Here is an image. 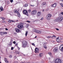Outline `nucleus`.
<instances>
[{"mask_svg": "<svg viewBox=\"0 0 63 63\" xmlns=\"http://www.w3.org/2000/svg\"><path fill=\"white\" fill-rule=\"evenodd\" d=\"M32 31L34 32H35L36 33H38V34H41V31L35 29H32Z\"/></svg>", "mask_w": 63, "mask_h": 63, "instance_id": "1", "label": "nucleus"}, {"mask_svg": "<svg viewBox=\"0 0 63 63\" xmlns=\"http://www.w3.org/2000/svg\"><path fill=\"white\" fill-rule=\"evenodd\" d=\"M55 63H61V60L60 59H57L55 61Z\"/></svg>", "mask_w": 63, "mask_h": 63, "instance_id": "2", "label": "nucleus"}, {"mask_svg": "<svg viewBox=\"0 0 63 63\" xmlns=\"http://www.w3.org/2000/svg\"><path fill=\"white\" fill-rule=\"evenodd\" d=\"M51 16V14H49L47 15V19L48 20H50L51 18L50 17Z\"/></svg>", "mask_w": 63, "mask_h": 63, "instance_id": "3", "label": "nucleus"}, {"mask_svg": "<svg viewBox=\"0 0 63 63\" xmlns=\"http://www.w3.org/2000/svg\"><path fill=\"white\" fill-rule=\"evenodd\" d=\"M27 45V42L25 41H24L22 43V46L23 47H24Z\"/></svg>", "mask_w": 63, "mask_h": 63, "instance_id": "4", "label": "nucleus"}, {"mask_svg": "<svg viewBox=\"0 0 63 63\" xmlns=\"http://www.w3.org/2000/svg\"><path fill=\"white\" fill-rule=\"evenodd\" d=\"M17 27L19 29H21V28H23V25L22 24H19L17 26Z\"/></svg>", "mask_w": 63, "mask_h": 63, "instance_id": "5", "label": "nucleus"}, {"mask_svg": "<svg viewBox=\"0 0 63 63\" xmlns=\"http://www.w3.org/2000/svg\"><path fill=\"white\" fill-rule=\"evenodd\" d=\"M31 14L32 15H35L37 14V11L36 10H34L31 12Z\"/></svg>", "mask_w": 63, "mask_h": 63, "instance_id": "6", "label": "nucleus"}, {"mask_svg": "<svg viewBox=\"0 0 63 63\" xmlns=\"http://www.w3.org/2000/svg\"><path fill=\"white\" fill-rule=\"evenodd\" d=\"M55 21H61V18H57L56 19L54 20Z\"/></svg>", "mask_w": 63, "mask_h": 63, "instance_id": "7", "label": "nucleus"}, {"mask_svg": "<svg viewBox=\"0 0 63 63\" xmlns=\"http://www.w3.org/2000/svg\"><path fill=\"white\" fill-rule=\"evenodd\" d=\"M35 52L36 53H38L39 51V49L38 48H36L35 49Z\"/></svg>", "mask_w": 63, "mask_h": 63, "instance_id": "8", "label": "nucleus"}, {"mask_svg": "<svg viewBox=\"0 0 63 63\" xmlns=\"http://www.w3.org/2000/svg\"><path fill=\"white\" fill-rule=\"evenodd\" d=\"M59 49L61 51H63V45H61Z\"/></svg>", "mask_w": 63, "mask_h": 63, "instance_id": "9", "label": "nucleus"}, {"mask_svg": "<svg viewBox=\"0 0 63 63\" xmlns=\"http://www.w3.org/2000/svg\"><path fill=\"white\" fill-rule=\"evenodd\" d=\"M23 14H24V15H27L28 14L27 11L26 10H24L23 11Z\"/></svg>", "mask_w": 63, "mask_h": 63, "instance_id": "10", "label": "nucleus"}, {"mask_svg": "<svg viewBox=\"0 0 63 63\" xmlns=\"http://www.w3.org/2000/svg\"><path fill=\"white\" fill-rule=\"evenodd\" d=\"M15 30L16 32H17V33H18V32H20V30H19V29L17 28H15Z\"/></svg>", "mask_w": 63, "mask_h": 63, "instance_id": "11", "label": "nucleus"}, {"mask_svg": "<svg viewBox=\"0 0 63 63\" xmlns=\"http://www.w3.org/2000/svg\"><path fill=\"white\" fill-rule=\"evenodd\" d=\"M58 51V48H57L56 47L54 48L53 50L54 52H56V51Z\"/></svg>", "mask_w": 63, "mask_h": 63, "instance_id": "12", "label": "nucleus"}, {"mask_svg": "<svg viewBox=\"0 0 63 63\" xmlns=\"http://www.w3.org/2000/svg\"><path fill=\"white\" fill-rule=\"evenodd\" d=\"M43 54L42 53H40L39 54V56H40V57H42L43 56Z\"/></svg>", "mask_w": 63, "mask_h": 63, "instance_id": "13", "label": "nucleus"}, {"mask_svg": "<svg viewBox=\"0 0 63 63\" xmlns=\"http://www.w3.org/2000/svg\"><path fill=\"white\" fill-rule=\"evenodd\" d=\"M56 3H55L54 4H53L52 5V7H56Z\"/></svg>", "mask_w": 63, "mask_h": 63, "instance_id": "14", "label": "nucleus"}, {"mask_svg": "<svg viewBox=\"0 0 63 63\" xmlns=\"http://www.w3.org/2000/svg\"><path fill=\"white\" fill-rule=\"evenodd\" d=\"M46 2H43L42 3V5L43 6H46Z\"/></svg>", "mask_w": 63, "mask_h": 63, "instance_id": "15", "label": "nucleus"}, {"mask_svg": "<svg viewBox=\"0 0 63 63\" xmlns=\"http://www.w3.org/2000/svg\"><path fill=\"white\" fill-rule=\"evenodd\" d=\"M4 60L5 62L6 63H8V61H7V59H6V58H5Z\"/></svg>", "mask_w": 63, "mask_h": 63, "instance_id": "16", "label": "nucleus"}, {"mask_svg": "<svg viewBox=\"0 0 63 63\" xmlns=\"http://www.w3.org/2000/svg\"><path fill=\"white\" fill-rule=\"evenodd\" d=\"M17 14L18 17H20V14H19V12H18L17 13Z\"/></svg>", "mask_w": 63, "mask_h": 63, "instance_id": "17", "label": "nucleus"}, {"mask_svg": "<svg viewBox=\"0 0 63 63\" xmlns=\"http://www.w3.org/2000/svg\"><path fill=\"white\" fill-rule=\"evenodd\" d=\"M14 12L15 13H17V14L18 12L16 10H14Z\"/></svg>", "mask_w": 63, "mask_h": 63, "instance_id": "18", "label": "nucleus"}, {"mask_svg": "<svg viewBox=\"0 0 63 63\" xmlns=\"http://www.w3.org/2000/svg\"><path fill=\"white\" fill-rule=\"evenodd\" d=\"M56 41L57 42H58V43H60V40L59 39H57Z\"/></svg>", "mask_w": 63, "mask_h": 63, "instance_id": "19", "label": "nucleus"}, {"mask_svg": "<svg viewBox=\"0 0 63 63\" xmlns=\"http://www.w3.org/2000/svg\"><path fill=\"white\" fill-rule=\"evenodd\" d=\"M0 34L1 35H3L4 34V32H0Z\"/></svg>", "mask_w": 63, "mask_h": 63, "instance_id": "20", "label": "nucleus"}, {"mask_svg": "<svg viewBox=\"0 0 63 63\" xmlns=\"http://www.w3.org/2000/svg\"><path fill=\"white\" fill-rule=\"evenodd\" d=\"M28 7V4H26L24 6V7Z\"/></svg>", "mask_w": 63, "mask_h": 63, "instance_id": "21", "label": "nucleus"}, {"mask_svg": "<svg viewBox=\"0 0 63 63\" xmlns=\"http://www.w3.org/2000/svg\"><path fill=\"white\" fill-rule=\"evenodd\" d=\"M27 34H28V31H26V34H25V35H26V36H27Z\"/></svg>", "mask_w": 63, "mask_h": 63, "instance_id": "22", "label": "nucleus"}, {"mask_svg": "<svg viewBox=\"0 0 63 63\" xmlns=\"http://www.w3.org/2000/svg\"><path fill=\"white\" fill-rule=\"evenodd\" d=\"M37 15L39 16L40 15H41V13L40 12H39L37 13Z\"/></svg>", "mask_w": 63, "mask_h": 63, "instance_id": "23", "label": "nucleus"}, {"mask_svg": "<svg viewBox=\"0 0 63 63\" xmlns=\"http://www.w3.org/2000/svg\"><path fill=\"white\" fill-rule=\"evenodd\" d=\"M1 18L2 20H4V19H5V18L3 17H1Z\"/></svg>", "mask_w": 63, "mask_h": 63, "instance_id": "24", "label": "nucleus"}, {"mask_svg": "<svg viewBox=\"0 0 63 63\" xmlns=\"http://www.w3.org/2000/svg\"><path fill=\"white\" fill-rule=\"evenodd\" d=\"M0 9H2V10H3V7L2 6H1V7H0Z\"/></svg>", "mask_w": 63, "mask_h": 63, "instance_id": "25", "label": "nucleus"}, {"mask_svg": "<svg viewBox=\"0 0 63 63\" xmlns=\"http://www.w3.org/2000/svg\"><path fill=\"white\" fill-rule=\"evenodd\" d=\"M53 38V37H51V36H48L47 37V38Z\"/></svg>", "mask_w": 63, "mask_h": 63, "instance_id": "26", "label": "nucleus"}, {"mask_svg": "<svg viewBox=\"0 0 63 63\" xmlns=\"http://www.w3.org/2000/svg\"><path fill=\"white\" fill-rule=\"evenodd\" d=\"M31 12V10L30 9L28 11V12L29 13H30Z\"/></svg>", "mask_w": 63, "mask_h": 63, "instance_id": "27", "label": "nucleus"}, {"mask_svg": "<svg viewBox=\"0 0 63 63\" xmlns=\"http://www.w3.org/2000/svg\"><path fill=\"white\" fill-rule=\"evenodd\" d=\"M9 57L10 58H12V56L11 55H10L9 56Z\"/></svg>", "mask_w": 63, "mask_h": 63, "instance_id": "28", "label": "nucleus"}, {"mask_svg": "<svg viewBox=\"0 0 63 63\" xmlns=\"http://www.w3.org/2000/svg\"><path fill=\"white\" fill-rule=\"evenodd\" d=\"M12 21V20H9L8 21V22H9V23H10V22H11V21Z\"/></svg>", "mask_w": 63, "mask_h": 63, "instance_id": "29", "label": "nucleus"}, {"mask_svg": "<svg viewBox=\"0 0 63 63\" xmlns=\"http://www.w3.org/2000/svg\"><path fill=\"white\" fill-rule=\"evenodd\" d=\"M44 47L45 48V49H46L47 48V46H44Z\"/></svg>", "mask_w": 63, "mask_h": 63, "instance_id": "30", "label": "nucleus"}, {"mask_svg": "<svg viewBox=\"0 0 63 63\" xmlns=\"http://www.w3.org/2000/svg\"><path fill=\"white\" fill-rule=\"evenodd\" d=\"M60 4L61 5L62 7H63V5L62 3H60Z\"/></svg>", "mask_w": 63, "mask_h": 63, "instance_id": "31", "label": "nucleus"}, {"mask_svg": "<svg viewBox=\"0 0 63 63\" xmlns=\"http://www.w3.org/2000/svg\"><path fill=\"white\" fill-rule=\"evenodd\" d=\"M7 32H3V34H7Z\"/></svg>", "mask_w": 63, "mask_h": 63, "instance_id": "32", "label": "nucleus"}, {"mask_svg": "<svg viewBox=\"0 0 63 63\" xmlns=\"http://www.w3.org/2000/svg\"><path fill=\"white\" fill-rule=\"evenodd\" d=\"M32 45L33 46H35V44H34V43H32Z\"/></svg>", "mask_w": 63, "mask_h": 63, "instance_id": "33", "label": "nucleus"}, {"mask_svg": "<svg viewBox=\"0 0 63 63\" xmlns=\"http://www.w3.org/2000/svg\"><path fill=\"white\" fill-rule=\"evenodd\" d=\"M16 53L18 54H19V51H17Z\"/></svg>", "mask_w": 63, "mask_h": 63, "instance_id": "34", "label": "nucleus"}, {"mask_svg": "<svg viewBox=\"0 0 63 63\" xmlns=\"http://www.w3.org/2000/svg\"><path fill=\"white\" fill-rule=\"evenodd\" d=\"M2 22L3 23H6V22L4 21H3Z\"/></svg>", "mask_w": 63, "mask_h": 63, "instance_id": "35", "label": "nucleus"}, {"mask_svg": "<svg viewBox=\"0 0 63 63\" xmlns=\"http://www.w3.org/2000/svg\"><path fill=\"white\" fill-rule=\"evenodd\" d=\"M10 2L11 3L13 2V0H10Z\"/></svg>", "mask_w": 63, "mask_h": 63, "instance_id": "36", "label": "nucleus"}, {"mask_svg": "<svg viewBox=\"0 0 63 63\" xmlns=\"http://www.w3.org/2000/svg\"><path fill=\"white\" fill-rule=\"evenodd\" d=\"M52 37H55V38H56V36L54 35H53Z\"/></svg>", "mask_w": 63, "mask_h": 63, "instance_id": "37", "label": "nucleus"}, {"mask_svg": "<svg viewBox=\"0 0 63 63\" xmlns=\"http://www.w3.org/2000/svg\"><path fill=\"white\" fill-rule=\"evenodd\" d=\"M48 54H49V55H51V53H48Z\"/></svg>", "mask_w": 63, "mask_h": 63, "instance_id": "38", "label": "nucleus"}, {"mask_svg": "<svg viewBox=\"0 0 63 63\" xmlns=\"http://www.w3.org/2000/svg\"><path fill=\"white\" fill-rule=\"evenodd\" d=\"M14 63H18V62L16 61L14 62Z\"/></svg>", "mask_w": 63, "mask_h": 63, "instance_id": "39", "label": "nucleus"}, {"mask_svg": "<svg viewBox=\"0 0 63 63\" xmlns=\"http://www.w3.org/2000/svg\"><path fill=\"white\" fill-rule=\"evenodd\" d=\"M14 49V47H12L11 48V50H13V49Z\"/></svg>", "mask_w": 63, "mask_h": 63, "instance_id": "40", "label": "nucleus"}, {"mask_svg": "<svg viewBox=\"0 0 63 63\" xmlns=\"http://www.w3.org/2000/svg\"><path fill=\"white\" fill-rule=\"evenodd\" d=\"M13 43L14 44H16V41H14L13 42Z\"/></svg>", "mask_w": 63, "mask_h": 63, "instance_id": "41", "label": "nucleus"}, {"mask_svg": "<svg viewBox=\"0 0 63 63\" xmlns=\"http://www.w3.org/2000/svg\"><path fill=\"white\" fill-rule=\"evenodd\" d=\"M11 45H12V43H10L9 44V46H11Z\"/></svg>", "mask_w": 63, "mask_h": 63, "instance_id": "42", "label": "nucleus"}, {"mask_svg": "<svg viewBox=\"0 0 63 63\" xmlns=\"http://www.w3.org/2000/svg\"><path fill=\"white\" fill-rule=\"evenodd\" d=\"M27 22H28L29 23H30V21H27Z\"/></svg>", "mask_w": 63, "mask_h": 63, "instance_id": "43", "label": "nucleus"}, {"mask_svg": "<svg viewBox=\"0 0 63 63\" xmlns=\"http://www.w3.org/2000/svg\"><path fill=\"white\" fill-rule=\"evenodd\" d=\"M1 11H3V9H0V12H1Z\"/></svg>", "mask_w": 63, "mask_h": 63, "instance_id": "44", "label": "nucleus"}, {"mask_svg": "<svg viewBox=\"0 0 63 63\" xmlns=\"http://www.w3.org/2000/svg\"><path fill=\"white\" fill-rule=\"evenodd\" d=\"M61 21H62V19H63V17H61Z\"/></svg>", "mask_w": 63, "mask_h": 63, "instance_id": "45", "label": "nucleus"}, {"mask_svg": "<svg viewBox=\"0 0 63 63\" xmlns=\"http://www.w3.org/2000/svg\"><path fill=\"white\" fill-rule=\"evenodd\" d=\"M43 19H44V18H42L41 19V20H43Z\"/></svg>", "mask_w": 63, "mask_h": 63, "instance_id": "46", "label": "nucleus"}, {"mask_svg": "<svg viewBox=\"0 0 63 63\" xmlns=\"http://www.w3.org/2000/svg\"><path fill=\"white\" fill-rule=\"evenodd\" d=\"M5 30H8V29H7V28H5Z\"/></svg>", "mask_w": 63, "mask_h": 63, "instance_id": "47", "label": "nucleus"}, {"mask_svg": "<svg viewBox=\"0 0 63 63\" xmlns=\"http://www.w3.org/2000/svg\"><path fill=\"white\" fill-rule=\"evenodd\" d=\"M56 29V30H57V31H59V29H58V28Z\"/></svg>", "mask_w": 63, "mask_h": 63, "instance_id": "48", "label": "nucleus"}, {"mask_svg": "<svg viewBox=\"0 0 63 63\" xmlns=\"http://www.w3.org/2000/svg\"><path fill=\"white\" fill-rule=\"evenodd\" d=\"M61 14H62V15H63V12H61Z\"/></svg>", "mask_w": 63, "mask_h": 63, "instance_id": "49", "label": "nucleus"}, {"mask_svg": "<svg viewBox=\"0 0 63 63\" xmlns=\"http://www.w3.org/2000/svg\"><path fill=\"white\" fill-rule=\"evenodd\" d=\"M17 45H18V44L17 43H16V44L15 45L16 46H17Z\"/></svg>", "mask_w": 63, "mask_h": 63, "instance_id": "50", "label": "nucleus"}, {"mask_svg": "<svg viewBox=\"0 0 63 63\" xmlns=\"http://www.w3.org/2000/svg\"><path fill=\"white\" fill-rule=\"evenodd\" d=\"M30 6H32V7H33V6H34L33 5H31Z\"/></svg>", "mask_w": 63, "mask_h": 63, "instance_id": "51", "label": "nucleus"}, {"mask_svg": "<svg viewBox=\"0 0 63 63\" xmlns=\"http://www.w3.org/2000/svg\"><path fill=\"white\" fill-rule=\"evenodd\" d=\"M57 40L58 39H59V37H58L56 38Z\"/></svg>", "mask_w": 63, "mask_h": 63, "instance_id": "52", "label": "nucleus"}, {"mask_svg": "<svg viewBox=\"0 0 63 63\" xmlns=\"http://www.w3.org/2000/svg\"><path fill=\"white\" fill-rule=\"evenodd\" d=\"M44 11H45V10L43 9V12H44Z\"/></svg>", "mask_w": 63, "mask_h": 63, "instance_id": "53", "label": "nucleus"}, {"mask_svg": "<svg viewBox=\"0 0 63 63\" xmlns=\"http://www.w3.org/2000/svg\"><path fill=\"white\" fill-rule=\"evenodd\" d=\"M11 21L12 22H14V21L13 20H11Z\"/></svg>", "mask_w": 63, "mask_h": 63, "instance_id": "54", "label": "nucleus"}, {"mask_svg": "<svg viewBox=\"0 0 63 63\" xmlns=\"http://www.w3.org/2000/svg\"><path fill=\"white\" fill-rule=\"evenodd\" d=\"M37 36H35V38H37Z\"/></svg>", "mask_w": 63, "mask_h": 63, "instance_id": "55", "label": "nucleus"}, {"mask_svg": "<svg viewBox=\"0 0 63 63\" xmlns=\"http://www.w3.org/2000/svg\"><path fill=\"white\" fill-rule=\"evenodd\" d=\"M60 1H63V0H60Z\"/></svg>", "mask_w": 63, "mask_h": 63, "instance_id": "56", "label": "nucleus"}, {"mask_svg": "<svg viewBox=\"0 0 63 63\" xmlns=\"http://www.w3.org/2000/svg\"><path fill=\"white\" fill-rule=\"evenodd\" d=\"M49 59H50V58H49Z\"/></svg>", "mask_w": 63, "mask_h": 63, "instance_id": "57", "label": "nucleus"}, {"mask_svg": "<svg viewBox=\"0 0 63 63\" xmlns=\"http://www.w3.org/2000/svg\"><path fill=\"white\" fill-rule=\"evenodd\" d=\"M7 3H9V1L7 2Z\"/></svg>", "mask_w": 63, "mask_h": 63, "instance_id": "58", "label": "nucleus"}, {"mask_svg": "<svg viewBox=\"0 0 63 63\" xmlns=\"http://www.w3.org/2000/svg\"><path fill=\"white\" fill-rule=\"evenodd\" d=\"M24 56H25V55L24 54Z\"/></svg>", "mask_w": 63, "mask_h": 63, "instance_id": "59", "label": "nucleus"}, {"mask_svg": "<svg viewBox=\"0 0 63 63\" xmlns=\"http://www.w3.org/2000/svg\"><path fill=\"white\" fill-rule=\"evenodd\" d=\"M16 58V57H14V58Z\"/></svg>", "mask_w": 63, "mask_h": 63, "instance_id": "60", "label": "nucleus"}, {"mask_svg": "<svg viewBox=\"0 0 63 63\" xmlns=\"http://www.w3.org/2000/svg\"><path fill=\"white\" fill-rule=\"evenodd\" d=\"M16 21H18V20H17Z\"/></svg>", "mask_w": 63, "mask_h": 63, "instance_id": "61", "label": "nucleus"}, {"mask_svg": "<svg viewBox=\"0 0 63 63\" xmlns=\"http://www.w3.org/2000/svg\"><path fill=\"white\" fill-rule=\"evenodd\" d=\"M0 59H1V57L0 56Z\"/></svg>", "mask_w": 63, "mask_h": 63, "instance_id": "62", "label": "nucleus"}, {"mask_svg": "<svg viewBox=\"0 0 63 63\" xmlns=\"http://www.w3.org/2000/svg\"><path fill=\"white\" fill-rule=\"evenodd\" d=\"M0 63H1L0 62Z\"/></svg>", "mask_w": 63, "mask_h": 63, "instance_id": "63", "label": "nucleus"}, {"mask_svg": "<svg viewBox=\"0 0 63 63\" xmlns=\"http://www.w3.org/2000/svg\"><path fill=\"white\" fill-rule=\"evenodd\" d=\"M1 29H0V30Z\"/></svg>", "mask_w": 63, "mask_h": 63, "instance_id": "64", "label": "nucleus"}]
</instances>
